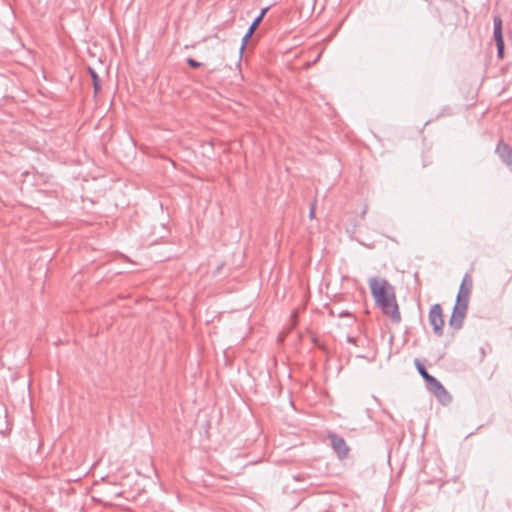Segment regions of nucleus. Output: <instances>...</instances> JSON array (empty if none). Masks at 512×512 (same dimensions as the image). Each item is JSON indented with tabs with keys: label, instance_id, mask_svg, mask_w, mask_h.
Here are the masks:
<instances>
[{
	"label": "nucleus",
	"instance_id": "obj_5",
	"mask_svg": "<svg viewBox=\"0 0 512 512\" xmlns=\"http://www.w3.org/2000/svg\"><path fill=\"white\" fill-rule=\"evenodd\" d=\"M494 39L497 45L498 56L503 57L504 40L502 36V20L499 16L494 17Z\"/></svg>",
	"mask_w": 512,
	"mask_h": 512
},
{
	"label": "nucleus",
	"instance_id": "obj_12",
	"mask_svg": "<svg viewBox=\"0 0 512 512\" xmlns=\"http://www.w3.org/2000/svg\"><path fill=\"white\" fill-rule=\"evenodd\" d=\"M253 33L254 32H252L251 30H248L247 33L244 35L242 39L241 51L244 49L246 43L248 42L249 38L252 36Z\"/></svg>",
	"mask_w": 512,
	"mask_h": 512
},
{
	"label": "nucleus",
	"instance_id": "obj_8",
	"mask_svg": "<svg viewBox=\"0 0 512 512\" xmlns=\"http://www.w3.org/2000/svg\"><path fill=\"white\" fill-rule=\"evenodd\" d=\"M426 383L429 390L432 391L440 400L449 396L443 385L436 378L432 377Z\"/></svg>",
	"mask_w": 512,
	"mask_h": 512
},
{
	"label": "nucleus",
	"instance_id": "obj_1",
	"mask_svg": "<svg viewBox=\"0 0 512 512\" xmlns=\"http://www.w3.org/2000/svg\"><path fill=\"white\" fill-rule=\"evenodd\" d=\"M369 286L374 301L381 308L382 312L394 322H399L401 316L394 287L386 279L379 277L370 278Z\"/></svg>",
	"mask_w": 512,
	"mask_h": 512
},
{
	"label": "nucleus",
	"instance_id": "obj_11",
	"mask_svg": "<svg viewBox=\"0 0 512 512\" xmlns=\"http://www.w3.org/2000/svg\"><path fill=\"white\" fill-rule=\"evenodd\" d=\"M267 11V8L266 9H263L262 12L260 13V15L253 21V23L251 24L249 30H251L252 32L255 31V29L258 27V25L260 24L264 14L266 13Z\"/></svg>",
	"mask_w": 512,
	"mask_h": 512
},
{
	"label": "nucleus",
	"instance_id": "obj_7",
	"mask_svg": "<svg viewBox=\"0 0 512 512\" xmlns=\"http://www.w3.org/2000/svg\"><path fill=\"white\" fill-rule=\"evenodd\" d=\"M496 152L502 161L512 170V148L508 144L500 142Z\"/></svg>",
	"mask_w": 512,
	"mask_h": 512
},
{
	"label": "nucleus",
	"instance_id": "obj_4",
	"mask_svg": "<svg viewBox=\"0 0 512 512\" xmlns=\"http://www.w3.org/2000/svg\"><path fill=\"white\" fill-rule=\"evenodd\" d=\"M473 287V281L470 274H465L461 285L459 287L458 295L456 301L467 303L469 302L470 294Z\"/></svg>",
	"mask_w": 512,
	"mask_h": 512
},
{
	"label": "nucleus",
	"instance_id": "obj_6",
	"mask_svg": "<svg viewBox=\"0 0 512 512\" xmlns=\"http://www.w3.org/2000/svg\"><path fill=\"white\" fill-rule=\"evenodd\" d=\"M331 440V445L335 452L338 454L340 458H344L348 455L349 448L346 445L345 440L342 437H339L335 434L329 436Z\"/></svg>",
	"mask_w": 512,
	"mask_h": 512
},
{
	"label": "nucleus",
	"instance_id": "obj_14",
	"mask_svg": "<svg viewBox=\"0 0 512 512\" xmlns=\"http://www.w3.org/2000/svg\"><path fill=\"white\" fill-rule=\"evenodd\" d=\"M309 217L313 219L315 217V204H312L309 211Z\"/></svg>",
	"mask_w": 512,
	"mask_h": 512
},
{
	"label": "nucleus",
	"instance_id": "obj_13",
	"mask_svg": "<svg viewBox=\"0 0 512 512\" xmlns=\"http://www.w3.org/2000/svg\"><path fill=\"white\" fill-rule=\"evenodd\" d=\"M187 63L189 64L190 67L192 68H199L201 66V63L200 62H197L196 60L192 59V58H189L187 60Z\"/></svg>",
	"mask_w": 512,
	"mask_h": 512
},
{
	"label": "nucleus",
	"instance_id": "obj_2",
	"mask_svg": "<svg viewBox=\"0 0 512 512\" xmlns=\"http://www.w3.org/2000/svg\"><path fill=\"white\" fill-rule=\"evenodd\" d=\"M429 322L433 327L434 332L441 336L443 334L444 319L442 308L439 304H435L431 307L429 312Z\"/></svg>",
	"mask_w": 512,
	"mask_h": 512
},
{
	"label": "nucleus",
	"instance_id": "obj_10",
	"mask_svg": "<svg viewBox=\"0 0 512 512\" xmlns=\"http://www.w3.org/2000/svg\"><path fill=\"white\" fill-rule=\"evenodd\" d=\"M415 365L417 367L418 372L426 382L433 377L426 371L425 367L421 364L419 360H415Z\"/></svg>",
	"mask_w": 512,
	"mask_h": 512
},
{
	"label": "nucleus",
	"instance_id": "obj_15",
	"mask_svg": "<svg viewBox=\"0 0 512 512\" xmlns=\"http://www.w3.org/2000/svg\"><path fill=\"white\" fill-rule=\"evenodd\" d=\"M295 317H296V312H294V313L292 314V318H293V319H295Z\"/></svg>",
	"mask_w": 512,
	"mask_h": 512
},
{
	"label": "nucleus",
	"instance_id": "obj_9",
	"mask_svg": "<svg viewBox=\"0 0 512 512\" xmlns=\"http://www.w3.org/2000/svg\"><path fill=\"white\" fill-rule=\"evenodd\" d=\"M89 72H90V75H91V78L93 81L94 92H95V94H97L101 89L100 79L93 69L89 68Z\"/></svg>",
	"mask_w": 512,
	"mask_h": 512
},
{
	"label": "nucleus",
	"instance_id": "obj_3",
	"mask_svg": "<svg viewBox=\"0 0 512 512\" xmlns=\"http://www.w3.org/2000/svg\"><path fill=\"white\" fill-rule=\"evenodd\" d=\"M468 308L467 303L458 302L456 301V304L454 306L452 315L450 317V325L454 327L455 329H459L462 326L463 319L466 315Z\"/></svg>",
	"mask_w": 512,
	"mask_h": 512
}]
</instances>
